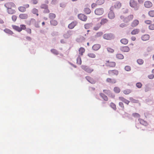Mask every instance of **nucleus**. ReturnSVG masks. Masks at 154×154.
<instances>
[{"label":"nucleus","instance_id":"obj_40","mask_svg":"<svg viewBox=\"0 0 154 154\" xmlns=\"http://www.w3.org/2000/svg\"><path fill=\"white\" fill-rule=\"evenodd\" d=\"M129 99L131 101V102L133 103H138L139 101L138 100L134 99L132 97H130Z\"/></svg>","mask_w":154,"mask_h":154},{"label":"nucleus","instance_id":"obj_54","mask_svg":"<svg viewBox=\"0 0 154 154\" xmlns=\"http://www.w3.org/2000/svg\"><path fill=\"white\" fill-rule=\"evenodd\" d=\"M125 69L127 71H129L131 70V67L129 66H127L125 67Z\"/></svg>","mask_w":154,"mask_h":154},{"label":"nucleus","instance_id":"obj_48","mask_svg":"<svg viewBox=\"0 0 154 154\" xmlns=\"http://www.w3.org/2000/svg\"><path fill=\"white\" fill-rule=\"evenodd\" d=\"M114 91L116 93H119L120 92V90L119 88L115 87L114 88Z\"/></svg>","mask_w":154,"mask_h":154},{"label":"nucleus","instance_id":"obj_34","mask_svg":"<svg viewBox=\"0 0 154 154\" xmlns=\"http://www.w3.org/2000/svg\"><path fill=\"white\" fill-rule=\"evenodd\" d=\"M84 12L87 14H89L91 12V10L88 8H85L84 10Z\"/></svg>","mask_w":154,"mask_h":154},{"label":"nucleus","instance_id":"obj_28","mask_svg":"<svg viewBox=\"0 0 154 154\" xmlns=\"http://www.w3.org/2000/svg\"><path fill=\"white\" fill-rule=\"evenodd\" d=\"M56 17V15L54 13H50L49 15V18L51 20L54 19Z\"/></svg>","mask_w":154,"mask_h":154},{"label":"nucleus","instance_id":"obj_45","mask_svg":"<svg viewBox=\"0 0 154 154\" xmlns=\"http://www.w3.org/2000/svg\"><path fill=\"white\" fill-rule=\"evenodd\" d=\"M32 13L34 14H36L37 16L38 15V10L35 8H33L32 11Z\"/></svg>","mask_w":154,"mask_h":154},{"label":"nucleus","instance_id":"obj_59","mask_svg":"<svg viewBox=\"0 0 154 154\" xmlns=\"http://www.w3.org/2000/svg\"><path fill=\"white\" fill-rule=\"evenodd\" d=\"M149 29L150 30H154V24H151L149 26Z\"/></svg>","mask_w":154,"mask_h":154},{"label":"nucleus","instance_id":"obj_29","mask_svg":"<svg viewBox=\"0 0 154 154\" xmlns=\"http://www.w3.org/2000/svg\"><path fill=\"white\" fill-rule=\"evenodd\" d=\"M12 27L14 29L16 30L18 32H20L21 31V28H20V27L19 26H12Z\"/></svg>","mask_w":154,"mask_h":154},{"label":"nucleus","instance_id":"obj_61","mask_svg":"<svg viewBox=\"0 0 154 154\" xmlns=\"http://www.w3.org/2000/svg\"><path fill=\"white\" fill-rule=\"evenodd\" d=\"M107 51L109 52L113 53L114 52V50L111 48H107Z\"/></svg>","mask_w":154,"mask_h":154},{"label":"nucleus","instance_id":"obj_22","mask_svg":"<svg viewBox=\"0 0 154 154\" xmlns=\"http://www.w3.org/2000/svg\"><path fill=\"white\" fill-rule=\"evenodd\" d=\"M138 121L140 123V124L144 125L145 126H146L147 125L148 123L147 122H146V121H144L143 120L141 119H138Z\"/></svg>","mask_w":154,"mask_h":154},{"label":"nucleus","instance_id":"obj_2","mask_svg":"<svg viewBox=\"0 0 154 154\" xmlns=\"http://www.w3.org/2000/svg\"><path fill=\"white\" fill-rule=\"evenodd\" d=\"M81 67L85 72L89 73H91L94 70L93 69L90 68L87 66L82 65L81 66Z\"/></svg>","mask_w":154,"mask_h":154},{"label":"nucleus","instance_id":"obj_58","mask_svg":"<svg viewBox=\"0 0 154 154\" xmlns=\"http://www.w3.org/2000/svg\"><path fill=\"white\" fill-rule=\"evenodd\" d=\"M127 26V24L124 23H122L119 25L120 27L122 28H123L126 27Z\"/></svg>","mask_w":154,"mask_h":154},{"label":"nucleus","instance_id":"obj_20","mask_svg":"<svg viewBox=\"0 0 154 154\" xmlns=\"http://www.w3.org/2000/svg\"><path fill=\"white\" fill-rule=\"evenodd\" d=\"M141 39L143 41H146L149 39V36L148 35H144L141 37Z\"/></svg>","mask_w":154,"mask_h":154},{"label":"nucleus","instance_id":"obj_30","mask_svg":"<svg viewBox=\"0 0 154 154\" xmlns=\"http://www.w3.org/2000/svg\"><path fill=\"white\" fill-rule=\"evenodd\" d=\"M139 29H136L133 30L131 32L132 35H136L138 34L139 32Z\"/></svg>","mask_w":154,"mask_h":154},{"label":"nucleus","instance_id":"obj_51","mask_svg":"<svg viewBox=\"0 0 154 154\" xmlns=\"http://www.w3.org/2000/svg\"><path fill=\"white\" fill-rule=\"evenodd\" d=\"M110 106L114 110L116 109V105L114 103H111L110 104Z\"/></svg>","mask_w":154,"mask_h":154},{"label":"nucleus","instance_id":"obj_12","mask_svg":"<svg viewBox=\"0 0 154 154\" xmlns=\"http://www.w3.org/2000/svg\"><path fill=\"white\" fill-rule=\"evenodd\" d=\"M30 22L31 23L34 25L35 27L36 28H39V25L38 23L36 21V20L34 19H32Z\"/></svg>","mask_w":154,"mask_h":154},{"label":"nucleus","instance_id":"obj_16","mask_svg":"<svg viewBox=\"0 0 154 154\" xmlns=\"http://www.w3.org/2000/svg\"><path fill=\"white\" fill-rule=\"evenodd\" d=\"M100 45L99 44H96L94 45L92 47V49L94 51H97L100 48Z\"/></svg>","mask_w":154,"mask_h":154},{"label":"nucleus","instance_id":"obj_3","mask_svg":"<svg viewBox=\"0 0 154 154\" xmlns=\"http://www.w3.org/2000/svg\"><path fill=\"white\" fill-rule=\"evenodd\" d=\"M103 38L106 40H111L114 38V35L112 33H106L103 35Z\"/></svg>","mask_w":154,"mask_h":154},{"label":"nucleus","instance_id":"obj_33","mask_svg":"<svg viewBox=\"0 0 154 154\" xmlns=\"http://www.w3.org/2000/svg\"><path fill=\"white\" fill-rule=\"evenodd\" d=\"M19 11L21 12H23L26 11V8L23 6H20L18 8Z\"/></svg>","mask_w":154,"mask_h":154},{"label":"nucleus","instance_id":"obj_1","mask_svg":"<svg viewBox=\"0 0 154 154\" xmlns=\"http://www.w3.org/2000/svg\"><path fill=\"white\" fill-rule=\"evenodd\" d=\"M130 6L134 8L135 10L137 11L139 9V5L137 2L134 0H130L129 2Z\"/></svg>","mask_w":154,"mask_h":154},{"label":"nucleus","instance_id":"obj_6","mask_svg":"<svg viewBox=\"0 0 154 154\" xmlns=\"http://www.w3.org/2000/svg\"><path fill=\"white\" fill-rule=\"evenodd\" d=\"M103 92L109 96L111 97L112 98H114L115 97V95L112 94L110 91L108 90H103Z\"/></svg>","mask_w":154,"mask_h":154},{"label":"nucleus","instance_id":"obj_9","mask_svg":"<svg viewBox=\"0 0 154 154\" xmlns=\"http://www.w3.org/2000/svg\"><path fill=\"white\" fill-rule=\"evenodd\" d=\"M79 18L83 21H86L87 19V17L83 14H80L78 15Z\"/></svg>","mask_w":154,"mask_h":154},{"label":"nucleus","instance_id":"obj_47","mask_svg":"<svg viewBox=\"0 0 154 154\" xmlns=\"http://www.w3.org/2000/svg\"><path fill=\"white\" fill-rule=\"evenodd\" d=\"M132 116L135 118H139L140 117V115L137 113H133Z\"/></svg>","mask_w":154,"mask_h":154},{"label":"nucleus","instance_id":"obj_8","mask_svg":"<svg viewBox=\"0 0 154 154\" xmlns=\"http://www.w3.org/2000/svg\"><path fill=\"white\" fill-rule=\"evenodd\" d=\"M108 73L109 75L111 76L115 75H117L119 74V71L117 70L114 69L113 70H109Z\"/></svg>","mask_w":154,"mask_h":154},{"label":"nucleus","instance_id":"obj_50","mask_svg":"<svg viewBox=\"0 0 154 154\" xmlns=\"http://www.w3.org/2000/svg\"><path fill=\"white\" fill-rule=\"evenodd\" d=\"M40 7L42 8L45 9L48 8V5L45 4H42L41 5Z\"/></svg>","mask_w":154,"mask_h":154},{"label":"nucleus","instance_id":"obj_31","mask_svg":"<svg viewBox=\"0 0 154 154\" xmlns=\"http://www.w3.org/2000/svg\"><path fill=\"white\" fill-rule=\"evenodd\" d=\"M121 42L124 45L127 44L128 42V40L126 38H122L120 40Z\"/></svg>","mask_w":154,"mask_h":154},{"label":"nucleus","instance_id":"obj_44","mask_svg":"<svg viewBox=\"0 0 154 154\" xmlns=\"http://www.w3.org/2000/svg\"><path fill=\"white\" fill-rule=\"evenodd\" d=\"M137 61L138 64L140 65H142L144 62L143 60L140 59L137 60Z\"/></svg>","mask_w":154,"mask_h":154},{"label":"nucleus","instance_id":"obj_11","mask_svg":"<svg viewBox=\"0 0 154 154\" xmlns=\"http://www.w3.org/2000/svg\"><path fill=\"white\" fill-rule=\"evenodd\" d=\"M115 14L113 11H110L108 14V17L110 19H113L115 17Z\"/></svg>","mask_w":154,"mask_h":154},{"label":"nucleus","instance_id":"obj_23","mask_svg":"<svg viewBox=\"0 0 154 154\" xmlns=\"http://www.w3.org/2000/svg\"><path fill=\"white\" fill-rule=\"evenodd\" d=\"M19 17L21 19H25L27 18L28 15L26 14H20Z\"/></svg>","mask_w":154,"mask_h":154},{"label":"nucleus","instance_id":"obj_35","mask_svg":"<svg viewBox=\"0 0 154 154\" xmlns=\"http://www.w3.org/2000/svg\"><path fill=\"white\" fill-rule=\"evenodd\" d=\"M50 23L51 25L54 26H55L57 24V21L55 20H53V19L50 21Z\"/></svg>","mask_w":154,"mask_h":154},{"label":"nucleus","instance_id":"obj_19","mask_svg":"<svg viewBox=\"0 0 154 154\" xmlns=\"http://www.w3.org/2000/svg\"><path fill=\"white\" fill-rule=\"evenodd\" d=\"M144 5L147 8H149L152 6V4L150 1H147L145 2Z\"/></svg>","mask_w":154,"mask_h":154},{"label":"nucleus","instance_id":"obj_38","mask_svg":"<svg viewBox=\"0 0 154 154\" xmlns=\"http://www.w3.org/2000/svg\"><path fill=\"white\" fill-rule=\"evenodd\" d=\"M4 31L5 32L10 35H12L13 34V32L11 31L8 29H4Z\"/></svg>","mask_w":154,"mask_h":154},{"label":"nucleus","instance_id":"obj_5","mask_svg":"<svg viewBox=\"0 0 154 154\" xmlns=\"http://www.w3.org/2000/svg\"><path fill=\"white\" fill-rule=\"evenodd\" d=\"M4 6L7 8V9L11 8L12 7H15V4L12 2L7 3L4 5Z\"/></svg>","mask_w":154,"mask_h":154},{"label":"nucleus","instance_id":"obj_24","mask_svg":"<svg viewBox=\"0 0 154 154\" xmlns=\"http://www.w3.org/2000/svg\"><path fill=\"white\" fill-rule=\"evenodd\" d=\"M119 99L120 100L127 104H128L130 102V101L129 100H127L122 97H119Z\"/></svg>","mask_w":154,"mask_h":154},{"label":"nucleus","instance_id":"obj_25","mask_svg":"<svg viewBox=\"0 0 154 154\" xmlns=\"http://www.w3.org/2000/svg\"><path fill=\"white\" fill-rule=\"evenodd\" d=\"M106 81L112 83H115L116 82V80L115 79L110 78H107L106 80Z\"/></svg>","mask_w":154,"mask_h":154},{"label":"nucleus","instance_id":"obj_10","mask_svg":"<svg viewBox=\"0 0 154 154\" xmlns=\"http://www.w3.org/2000/svg\"><path fill=\"white\" fill-rule=\"evenodd\" d=\"M106 65L107 66L110 67H114L116 66V63L114 62H109V61H106Z\"/></svg>","mask_w":154,"mask_h":154},{"label":"nucleus","instance_id":"obj_52","mask_svg":"<svg viewBox=\"0 0 154 154\" xmlns=\"http://www.w3.org/2000/svg\"><path fill=\"white\" fill-rule=\"evenodd\" d=\"M101 25L100 23H98L97 25L94 27V29L95 30H98L101 26Z\"/></svg>","mask_w":154,"mask_h":154},{"label":"nucleus","instance_id":"obj_46","mask_svg":"<svg viewBox=\"0 0 154 154\" xmlns=\"http://www.w3.org/2000/svg\"><path fill=\"white\" fill-rule=\"evenodd\" d=\"M88 56L89 57L92 58H94L96 57L95 55L94 54L92 53H88Z\"/></svg>","mask_w":154,"mask_h":154},{"label":"nucleus","instance_id":"obj_21","mask_svg":"<svg viewBox=\"0 0 154 154\" xmlns=\"http://www.w3.org/2000/svg\"><path fill=\"white\" fill-rule=\"evenodd\" d=\"M100 96L105 101H107L108 100V98L104 94L100 93L99 94Z\"/></svg>","mask_w":154,"mask_h":154},{"label":"nucleus","instance_id":"obj_32","mask_svg":"<svg viewBox=\"0 0 154 154\" xmlns=\"http://www.w3.org/2000/svg\"><path fill=\"white\" fill-rule=\"evenodd\" d=\"M108 21L107 19L105 18H103L101 20L100 23L101 25H103L104 24L106 23Z\"/></svg>","mask_w":154,"mask_h":154},{"label":"nucleus","instance_id":"obj_62","mask_svg":"<svg viewBox=\"0 0 154 154\" xmlns=\"http://www.w3.org/2000/svg\"><path fill=\"white\" fill-rule=\"evenodd\" d=\"M119 106L121 107L122 109H124L123 103L122 102H120L119 103Z\"/></svg>","mask_w":154,"mask_h":154},{"label":"nucleus","instance_id":"obj_64","mask_svg":"<svg viewBox=\"0 0 154 154\" xmlns=\"http://www.w3.org/2000/svg\"><path fill=\"white\" fill-rule=\"evenodd\" d=\"M12 19L13 21H15L17 19V17L15 15H13L12 17Z\"/></svg>","mask_w":154,"mask_h":154},{"label":"nucleus","instance_id":"obj_26","mask_svg":"<svg viewBox=\"0 0 154 154\" xmlns=\"http://www.w3.org/2000/svg\"><path fill=\"white\" fill-rule=\"evenodd\" d=\"M144 89L145 91L146 92H148L150 90L151 88L149 84H147L145 85Z\"/></svg>","mask_w":154,"mask_h":154},{"label":"nucleus","instance_id":"obj_15","mask_svg":"<svg viewBox=\"0 0 154 154\" xmlns=\"http://www.w3.org/2000/svg\"><path fill=\"white\" fill-rule=\"evenodd\" d=\"M120 49L121 51L125 52H128L130 50L129 48L127 46L121 47Z\"/></svg>","mask_w":154,"mask_h":154},{"label":"nucleus","instance_id":"obj_63","mask_svg":"<svg viewBox=\"0 0 154 154\" xmlns=\"http://www.w3.org/2000/svg\"><path fill=\"white\" fill-rule=\"evenodd\" d=\"M43 12L45 13H49L50 11L48 8H45V9L43 11Z\"/></svg>","mask_w":154,"mask_h":154},{"label":"nucleus","instance_id":"obj_53","mask_svg":"<svg viewBox=\"0 0 154 154\" xmlns=\"http://www.w3.org/2000/svg\"><path fill=\"white\" fill-rule=\"evenodd\" d=\"M142 84L140 82H138L136 84V86L138 88H141L142 86Z\"/></svg>","mask_w":154,"mask_h":154},{"label":"nucleus","instance_id":"obj_57","mask_svg":"<svg viewBox=\"0 0 154 154\" xmlns=\"http://www.w3.org/2000/svg\"><path fill=\"white\" fill-rule=\"evenodd\" d=\"M147 51L148 52H150L153 50V48L152 46H149L147 48Z\"/></svg>","mask_w":154,"mask_h":154},{"label":"nucleus","instance_id":"obj_13","mask_svg":"<svg viewBox=\"0 0 154 154\" xmlns=\"http://www.w3.org/2000/svg\"><path fill=\"white\" fill-rule=\"evenodd\" d=\"M85 78L88 82L92 84H94L95 83V81L90 76H87L85 77Z\"/></svg>","mask_w":154,"mask_h":154},{"label":"nucleus","instance_id":"obj_4","mask_svg":"<svg viewBox=\"0 0 154 154\" xmlns=\"http://www.w3.org/2000/svg\"><path fill=\"white\" fill-rule=\"evenodd\" d=\"M94 12L96 14L98 15H100L103 14L104 10L103 8H98L95 10Z\"/></svg>","mask_w":154,"mask_h":154},{"label":"nucleus","instance_id":"obj_7","mask_svg":"<svg viewBox=\"0 0 154 154\" xmlns=\"http://www.w3.org/2000/svg\"><path fill=\"white\" fill-rule=\"evenodd\" d=\"M73 31L71 30L68 31L67 32L63 35V37L65 38H69L72 34Z\"/></svg>","mask_w":154,"mask_h":154},{"label":"nucleus","instance_id":"obj_41","mask_svg":"<svg viewBox=\"0 0 154 154\" xmlns=\"http://www.w3.org/2000/svg\"><path fill=\"white\" fill-rule=\"evenodd\" d=\"M51 51L53 54L55 55H58L59 54L58 51L56 49H51Z\"/></svg>","mask_w":154,"mask_h":154},{"label":"nucleus","instance_id":"obj_17","mask_svg":"<svg viewBox=\"0 0 154 154\" xmlns=\"http://www.w3.org/2000/svg\"><path fill=\"white\" fill-rule=\"evenodd\" d=\"M133 18V15H130L127 17H126L124 20V21L127 22L131 20Z\"/></svg>","mask_w":154,"mask_h":154},{"label":"nucleus","instance_id":"obj_49","mask_svg":"<svg viewBox=\"0 0 154 154\" xmlns=\"http://www.w3.org/2000/svg\"><path fill=\"white\" fill-rule=\"evenodd\" d=\"M149 15L151 17H154V11H150L149 12Z\"/></svg>","mask_w":154,"mask_h":154},{"label":"nucleus","instance_id":"obj_37","mask_svg":"<svg viewBox=\"0 0 154 154\" xmlns=\"http://www.w3.org/2000/svg\"><path fill=\"white\" fill-rule=\"evenodd\" d=\"M132 91L131 90L129 89H127L123 91V93L125 94H128Z\"/></svg>","mask_w":154,"mask_h":154},{"label":"nucleus","instance_id":"obj_43","mask_svg":"<svg viewBox=\"0 0 154 154\" xmlns=\"http://www.w3.org/2000/svg\"><path fill=\"white\" fill-rule=\"evenodd\" d=\"M104 2V0H97L96 3L98 5H101L103 4Z\"/></svg>","mask_w":154,"mask_h":154},{"label":"nucleus","instance_id":"obj_14","mask_svg":"<svg viewBox=\"0 0 154 154\" xmlns=\"http://www.w3.org/2000/svg\"><path fill=\"white\" fill-rule=\"evenodd\" d=\"M77 22L75 21H73L69 24L68 27L70 29H72L76 25Z\"/></svg>","mask_w":154,"mask_h":154},{"label":"nucleus","instance_id":"obj_39","mask_svg":"<svg viewBox=\"0 0 154 154\" xmlns=\"http://www.w3.org/2000/svg\"><path fill=\"white\" fill-rule=\"evenodd\" d=\"M116 57L118 59H122L124 58L123 55L121 54H117L116 55Z\"/></svg>","mask_w":154,"mask_h":154},{"label":"nucleus","instance_id":"obj_56","mask_svg":"<svg viewBox=\"0 0 154 154\" xmlns=\"http://www.w3.org/2000/svg\"><path fill=\"white\" fill-rule=\"evenodd\" d=\"M91 26V24L89 23L85 24L84 25L85 28L87 29H89Z\"/></svg>","mask_w":154,"mask_h":154},{"label":"nucleus","instance_id":"obj_55","mask_svg":"<svg viewBox=\"0 0 154 154\" xmlns=\"http://www.w3.org/2000/svg\"><path fill=\"white\" fill-rule=\"evenodd\" d=\"M103 34V33L102 32H97L95 35L96 37H99L101 36Z\"/></svg>","mask_w":154,"mask_h":154},{"label":"nucleus","instance_id":"obj_18","mask_svg":"<svg viewBox=\"0 0 154 154\" xmlns=\"http://www.w3.org/2000/svg\"><path fill=\"white\" fill-rule=\"evenodd\" d=\"M139 23V21L137 20H134L131 23V26L133 27L137 26Z\"/></svg>","mask_w":154,"mask_h":154},{"label":"nucleus","instance_id":"obj_60","mask_svg":"<svg viewBox=\"0 0 154 154\" xmlns=\"http://www.w3.org/2000/svg\"><path fill=\"white\" fill-rule=\"evenodd\" d=\"M58 2L57 0H52L51 2V4L53 5H55Z\"/></svg>","mask_w":154,"mask_h":154},{"label":"nucleus","instance_id":"obj_42","mask_svg":"<svg viewBox=\"0 0 154 154\" xmlns=\"http://www.w3.org/2000/svg\"><path fill=\"white\" fill-rule=\"evenodd\" d=\"M77 63L79 65H81L82 63L81 59L80 57L79 56L76 59Z\"/></svg>","mask_w":154,"mask_h":154},{"label":"nucleus","instance_id":"obj_36","mask_svg":"<svg viewBox=\"0 0 154 154\" xmlns=\"http://www.w3.org/2000/svg\"><path fill=\"white\" fill-rule=\"evenodd\" d=\"M79 54L81 55H83V54L85 51V49L83 48H81L79 49Z\"/></svg>","mask_w":154,"mask_h":154},{"label":"nucleus","instance_id":"obj_27","mask_svg":"<svg viewBox=\"0 0 154 154\" xmlns=\"http://www.w3.org/2000/svg\"><path fill=\"white\" fill-rule=\"evenodd\" d=\"M7 12L9 14H12L15 13V11L14 10L11 9V8H10L7 9Z\"/></svg>","mask_w":154,"mask_h":154}]
</instances>
